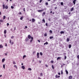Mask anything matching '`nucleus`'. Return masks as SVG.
<instances>
[{"label":"nucleus","mask_w":79,"mask_h":79,"mask_svg":"<svg viewBox=\"0 0 79 79\" xmlns=\"http://www.w3.org/2000/svg\"><path fill=\"white\" fill-rule=\"evenodd\" d=\"M60 76H58V75H56L55 76L56 78H59V77H60Z\"/></svg>","instance_id":"nucleus-1"},{"label":"nucleus","mask_w":79,"mask_h":79,"mask_svg":"<svg viewBox=\"0 0 79 79\" xmlns=\"http://www.w3.org/2000/svg\"><path fill=\"white\" fill-rule=\"evenodd\" d=\"M76 0H74L73 1V3L74 5H76Z\"/></svg>","instance_id":"nucleus-2"},{"label":"nucleus","mask_w":79,"mask_h":79,"mask_svg":"<svg viewBox=\"0 0 79 79\" xmlns=\"http://www.w3.org/2000/svg\"><path fill=\"white\" fill-rule=\"evenodd\" d=\"M31 35H28V39H31Z\"/></svg>","instance_id":"nucleus-3"},{"label":"nucleus","mask_w":79,"mask_h":79,"mask_svg":"<svg viewBox=\"0 0 79 79\" xmlns=\"http://www.w3.org/2000/svg\"><path fill=\"white\" fill-rule=\"evenodd\" d=\"M45 15V12H44L42 14V16H44V15Z\"/></svg>","instance_id":"nucleus-4"},{"label":"nucleus","mask_w":79,"mask_h":79,"mask_svg":"<svg viewBox=\"0 0 79 79\" xmlns=\"http://www.w3.org/2000/svg\"><path fill=\"white\" fill-rule=\"evenodd\" d=\"M32 22H34L35 21V20L34 19H32Z\"/></svg>","instance_id":"nucleus-5"},{"label":"nucleus","mask_w":79,"mask_h":79,"mask_svg":"<svg viewBox=\"0 0 79 79\" xmlns=\"http://www.w3.org/2000/svg\"><path fill=\"white\" fill-rule=\"evenodd\" d=\"M72 78L73 77H72L71 76H70L69 77V79H72Z\"/></svg>","instance_id":"nucleus-6"},{"label":"nucleus","mask_w":79,"mask_h":79,"mask_svg":"<svg viewBox=\"0 0 79 79\" xmlns=\"http://www.w3.org/2000/svg\"><path fill=\"white\" fill-rule=\"evenodd\" d=\"M22 68L23 69H25V67H24V66H22Z\"/></svg>","instance_id":"nucleus-7"},{"label":"nucleus","mask_w":79,"mask_h":79,"mask_svg":"<svg viewBox=\"0 0 79 79\" xmlns=\"http://www.w3.org/2000/svg\"><path fill=\"white\" fill-rule=\"evenodd\" d=\"M69 48H71V45L69 44Z\"/></svg>","instance_id":"nucleus-8"},{"label":"nucleus","mask_w":79,"mask_h":79,"mask_svg":"<svg viewBox=\"0 0 79 79\" xmlns=\"http://www.w3.org/2000/svg\"><path fill=\"white\" fill-rule=\"evenodd\" d=\"M31 42H32V41L33 40V37H31Z\"/></svg>","instance_id":"nucleus-9"},{"label":"nucleus","mask_w":79,"mask_h":79,"mask_svg":"<svg viewBox=\"0 0 79 79\" xmlns=\"http://www.w3.org/2000/svg\"><path fill=\"white\" fill-rule=\"evenodd\" d=\"M2 6L3 7V9H5V4H3Z\"/></svg>","instance_id":"nucleus-10"},{"label":"nucleus","mask_w":79,"mask_h":79,"mask_svg":"<svg viewBox=\"0 0 79 79\" xmlns=\"http://www.w3.org/2000/svg\"><path fill=\"white\" fill-rule=\"evenodd\" d=\"M73 10H74V8H73V7H72L71 8V10H70V11H73Z\"/></svg>","instance_id":"nucleus-11"},{"label":"nucleus","mask_w":79,"mask_h":79,"mask_svg":"<svg viewBox=\"0 0 79 79\" xmlns=\"http://www.w3.org/2000/svg\"><path fill=\"white\" fill-rule=\"evenodd\" d=\"M23 16H22L20 18V20H23Z\"/></svg>","instance_id":"nucleus-12"},{"label":"nucleus","mask_w":79,"mask_h":79,"mask_svg":"<svg viewBox=\"0 0 79 79\" xmlns=\"http://www.w3.org/2000/svg\"><path fill=\"white\" fill-rule=\"evenodd\" d=\"M60 34H64V31H61L60 32Z\"/></svg>","instance_id":"nucleus-13"},{"label":"nucleus","mask_w":79,"mask_h":79,"mask_svg":"<svg viewBox=\"0 0 79 79\" xmlns=\"http://www.w3.org/2000/svg\"><path fill=\"white\" fill-rule=\"evenodd\" d=\"M65 72L66 73V74H68V71L67 70H65Z\"/></svg>","instance_id":"nucleus-14"},{"label":"nucleus","mask_w":79,"mask_h":79,"mask_svg":"<svg viewBox=\"0 0 79 79\" xmlns=\"http://www.w3.org/2000/svg\"><path fill=\"white\" fill-rule=\"evenodd\" d=\"M48 43L47 42H46L45 43H44V45H46H46H47L48 44Z\"/></svg>","instance_id":"nucleus-15"},{"label":"nucleus","mask_w":79,"mask_h":79,"mask_svg":"<svg viewBox=\"0 0 79 79\" xmlns=\"http://www.w3.org/2000/svg\"><path fill=\"white\" fill-rule=\"evenodd\" d=\"M61 58V57H58L57 58V60H60Z\"/></svg>","instance_id":"nucleus-16"},{"label":"nucleus","mask_w":79,"mask_h":79,"mask_svg":"<svg viewBox=\"0 0 79 79\" xmlns=\"http://www.w3.org/2000/svg\"><path fill=\"white\" fill-rule=\"evenodd\" d=\"M6 30H5L4 31V33L6 34Z\"/></svg>","instance_id":"nucleus-17"},{"label":"nucleus","mask_w":79,"mask_h":79,"mask_svg":"<svg viewBox=\"0 0 79 79\" xmlns=\"http://www.w3.org/2000/svg\"><path fill=\"white\" fill-rule=\"evenodd\" d=\"M5 8L6 9H8V7L7 6H6Z\"/></svg>","instance_id":"nucleus-18"},{"label":"nucleus","mask_w":79,"mask_h":79,"mask_svg":"<svg viewBox=\"0 0 79 79\" xmlns=\"http://www.w3.org/2000/svg\"><path fill=\"white\" fill-rule=\"evenodd\" d=\"M5 58L2 59V62H4V61H5Z\"/></svg>","instance_id":"nucleus-19"},{"label":"nucleus","mask_w":79,"mask_h":79,"mask_svg":"<svg viewBox=\"0 0 79 79\" xmlns=\"http://www.w3.org/2000/svg\"><path fill=\"white\" fill-rule=\"evenodd\" d=\"M14 67H15L16 68V69H17V66H16V65H14Z\"/></svg>","instance_id":"nucleus-20"},{"label":"nucleus","mask_w":79,"mask_h":79,"mask_svg":"<svg viewBox=\"0 0 79 79\" xmlns=\"http://www.w3.org/2000/svg\"><path fill=\"white\" fill-rule=\"evenodd\" d=\"M44 11V10H38V12H40L41 11Z\"/></svg>","instance_id":"nucleus-21"},{"label":"nucleus","mask_w":79,"mask_h":79,"mask_svg":"<svg viewBox=\"0 0 79 79\" xmlns=\"http://www.w3.org/2000/svg\"><path fill=\"white\" fill-rule=\"evenodd\" d=\"M26 56L25 55H24L23 57V59H24V58H26Z\"/></svg>","instance_id":"nucleus-22"},{"label":"nucleus","mask_w":79,"mask_h":79,"mask_svg":"<svg viewBox=\"0 0 79 79\" xmlns=\"http://www.w3.org/2000/svg\"><path fill=\"white\" fill-rule=\"evenodd\" d=\"M40 55H41V56H42V55H43V53H42V52H40Z\"/></svg>","instance_id":"nucleus-23"},{"label":"nucleus","mask_w":79,"mask_h":79,"mask_svg":"<svg viewBox=\"0 0 79 79\" xmlns=\"http://www.w3.org/2000/svg\"><path fill=\"white\" fill-rule=\"evenodd\" d=\"M42 21H43V22H44V23H45V19H43Z\"/></svg>","instance_id":"nucleus-24"},{"label":"nucleus","mask_w":79,"mask_h":79,"mask_svg":"<svg viewBox=\"0 0 79 79\" xmlns=\"http://www.w3.org/2000/svg\"><path fill=\"white\" fill-rule=\"evenodd\" d=\"M49 38L50 39H53V37L50 36Z\"/></svg>","instance_id":"nucleus-25"},{"label":"nucleus","mask_w":79,"mask_h":79,"mask_svg":"<svg viewBox=\"0 0 79 79\" xmlns=\"http://www.w3.org/2000/svg\"><path fill=\"white\" fill-rule=\"evenodd\" d=\"M3 68L4 69H5V64L3 65Z\"/></svg>","instance_id":"nucleus-26"},{"label":"nucleus","mask_w":79,"mask_h":79,"mask_svg":"<svg viewBox=\"0 0 79 79\" xmlns=\"http://www.w3.org/2000/svg\"><path fill=\"white\" fill-rule=\"evenodd\" d=\"M28 70H29L30 71H31L32 69L31 68H29L28 69Z\"/></svg>","instance_id":"nucleus-27"},{"label":"nucleus","mask_w":79,"mask_h":79,"mask_svg":"<svg viewBox=\"0 0 79 79\" xmlns=\"http://www.w3.org/2000/svg\"><path fill=\"white\" fill-rule=\"evenodd\" d=\"M60 5H63V2H61L60 3Z\"/></svg>","instance_id":"nucleus-28"},{"label":"nucleus","mask_w":79,"mask_h":79,"mask_svg":"<svg viewBox=\"0 0 79 79\" xmlns=\"http://www.w3.org/2000/svg\"><path fill=\"white\" fill-rule=\"evenodd\" d=\"M5 18H6V16H4L3 18V19H5Z\"/></svg>","instance_id":"nucleus-29"},{"label":"nucleus","mask_w":79,"mask_h":79,"mask_svg":"<svg viewBox=\"0 0 79 79\" xmlns=\"http://www.w3.org/2000/svg\"><path fill=\"white\" fill-rule=\"evenodd\" d=\"M61 74H63V70H61Z\"/></svg>","instance_id":"nucleus-30"},{"label":"nucleus","mask_w":79,"mask_h":79,"mask_svg":"<svg viewBox=\"0 0 79 79\" xmlns=\"http://www.w3.org/2000/svg\"><path fill=\"white\" fill-rule=\"evenodd\" d=\"M13 64H16V62L15 61H13Z\"/></svg>","instance_id":"nucleus-31"},{"label":"nucleus","mask_w":79,"mask_h":79,"mask_svg":"<svg viewBox=\"0 0 79 79\" xmlns=\"http://www.w3.org/2000/svg\"><path fill=\"white\" fill-rule=\"evenodd\" d=\"M37 56H39V52L37 53Z\"/></svg>","instance_id":"nucleus-32"},{"label":"nucleus","mask_w":79,"mask_h":79,"mask_svg":"<svg viewBox=\"0 0 79 79\" xmlns=\"http://www.w3.org/2000/svg\"><path fill=\"white\" fill-rule=\"evenodd\" d=\"M52 67L53 69H54V66H53V65H52Z\"/></svg>","instance_id":"nucleus-33"},{"label":"nucleus","mask_w":79,"mask_h":79,"mask_svg":"<svg viewBox=\"0 0 79 79\" xmlns=\"http://www.w3.org/2000/svg\"><path fill=\"white\" fill-rule=\"evenodd\" d=\"M0 22H1L2 23H3V20H0Z\"/></svg>","instance_id":"nucleus-34"},{"label":"nucleus","mask_w":79,"mask_h":79,"mask_svg":"<svg viewBox=\"0 0 79 79\" xmlns=\"http://www.w3.org/2000/svg\"><path fill=\"white\" fill-rule=\"evenodd\" d=\"M0 48H3V46L2 44L0 45Z\"/></svg>","instance_id":"nucleus-35"},{"label":"nucleus","mask_w":79,"mask_h":79,"mask_svg":"<svg viewBox=\"0 0 79 79\" xmlns=\"http://www.w3.org/2000/svg\"><path fill=\"white\" fill-rule=\"evenodd\" d=\"M67 42H69V38H68L67 39Z\"/></svg>","instance_id":"nucleus-36"},{"label":"nucleus","mask_w":79,"mask_h":79,"mask_svg":"<svg viewBox=\"0 0 79 79\" xmlns=\"http://www.w3.org/2000/svg\"><path fill=\"white\" fill-rule=\"evenodd\" d=\"M41 76H43V74H42V73H40Z\"/></svg>","instance_id":"nucleus-37"},{"label":"nucleus","mask_w":79,"mask_h":79,"mask_svg":"<svg viewBox=\"0 0 79 79\" xmlns=\"http://www.w3.org/2000/svg\"><path fill=\"white\" fill-rule=\"evenodd\" d=\"M10 43L11 44V40H10Z\"/></svg>","instance_id":"nucleus-38"},{"label":"nucleus","mask_w":79,"mask_h":79,"mask_svg":"<svg viewBox=\"0 0 79 79\" xmlns=\"http://www.w3.org/2000/svg\"><path fill=\"white\" fill-rule=\"evenodd\" d=\"M11 8H12V9H13V8H14V7H13V6H11Z\"/></svg>","instance_id":"nucleus-39"},{"label":"nucleus","mask_w":79,"mask_h":79,"mask_svg":"<svg viewBox=\"0 0 79 79\" xmlns=\"http://www.w3.org/2000/svg\"><path fill=\"white\" fill-rule=\"evenodd\" d=\"M49 32L50 33H52V30H50Z\"/></svg>","instance_id":"nucleus-40"},{"label":"nucleus","mask_w":79,"mask_h":79,"mask_svg":"<svg viewBox=\"0 0 79 79\" xmlns=\"http://www.w3.org/2000/svg\"><path fill=\"white\" fill-rule=\"evenodd\" d=\"M29 40V39H28L27 38L25 40L26 41H28V40Z\"/></svg>","instance_id":"nucleus-41"},{"label":"nucleus","mask_w":79,"mask_h":79,"mask_svg":"<svg viewBox=\"0 0 79 79\" xmlns=\"http://www.w3.org/2000/svg\"><path fill=\"white\" fill-rule=\"evenodd\" d=\"M10 25V24L8 23H7V26H9Z\"/></svg>","instance_id":"nucleus-42"},{"label":"nucleus","mask_w":79,"mask_h":79,"mask_svg":"<svg viewBox=\"0 0 79 79\" xmlns=\"http://www.w3.org/2000/svg\"><path fill=\"white\" fill-rule=\"evenodd\" d=\"M13 38H14V36H12L11 37V39H12Z\"/></svg>","instance_id":"nucleus-43"},{"label":"nucleus","mask_w":79,"mask_h":79,"mask_svg":"<svg viewBox=\"0 0 79 79\" xmlns=\"http://www.w3.org/2000/svg\"><path fill=\"white\" fill-rule=\"evenodd\" d=\"M51 63H53V61L52 60L51 61Z\"/></svg>","instance_id":"nucleus-44"},{"label":"nucleus","mask_w":79,"mask_h":79,"mask_svg":"<svg viewBox=\"0 0 79 79\" xmlns=\"http://www.w3.org/2000/svg\"><path fill=\"white\" fill-rule=\"evenodd\" d=\"M77 58L79 59V55H78L77 56Z\"/></svg>","instance_id":"nucleus-45"},{"label":"nucleus","mask_w":79,"mask_h":79,"mask_svg":"<svg viewBox=\"0 0 79 79\" xmlns=\"http://www.w3.org/2000/svg\"><path fill=\"white\" fill-rule=\"evenodd\" d=\"M46 5H48V2H46Z\"/></svg>","instance_id":"nucleus-46"},{"label":"nucleus","mask_w":79,"mask_h":79,"mask_svg":"<svg viewBox=\"0 0 79 79\" xmlns=\"http://www.w3.org/2000/svg\"><path fill=\"white\" fill-rule=\"evenodd\" d=\"M45 25L46 26H48V25L47 24V23H46V25Z\"/></svg>","instance_id":"nucleus-47"},{"label":"nucleus","mask_w":79,"mask_h":79,"mask_svg":"<svg viewBox=\"0 0 79 79\" xmlns=\"http://www.w3.org/2000/svg\"><path fill=\"white\" fill-rule=\"evenodd\" d=\"M14 44V42H13L12 43H11V44L12 45H13V44Z\"/></svg>","instance_id":"nucleus-48"},{"label":"nucleus","mask_w":79,"mask_h":79,"mask_svg":"<svg viewBox=\"0 0 79 79\" xmlns=\"http://www.w3.org/2000/svg\"><path fill=\"white\" fill-rule=\"evenodd\" d=\"M64 59V60H66V56H65Z\"/></svg>","instance_id":"nucleus-49"},{"label":"nucleus","mask_w":79,"mask_h":79,"mask_svg":"<svg viewBox=\"0 0 79 79\" xmlns=\"http://www.w3.org/2000/svg\"><path fill=\"white\" fill-rule=\"evenodd\" d=\"M48 21H51V19H48Z\"/></svg>","instance_id":"nucleus-50"},{"label":"nucleus","mask_w":79,"mask_h":79,"mask_svg":"<svg viewBox=\"0 0 79 79\" xmlns=\"http://www.w3.org/2000/svg\"><path fill=\"white\" fill-rule=\"evenodd\" d=\"M23 10L24 11H26V10H25V8H24Z\"/></svg>","instance_id":"nucleus-51"},{"label":"nucleus","mask_w":79,"mask_h":79,"mask_svg":"<svg viewBox=\"0 0 79 79\" xmlns=\"http://www.w3.org/2000/svg\"><path fill=\"white\" fill-rule=\"evenodd\" d=\"M45 66H46V67H47V68L48 67V65H47V64H46L45 65Z\"/></svg>","instance_id":"nucleus-52"},{"label":"nucleus","mask_w":79,"mask_h":79,"mask_svg":"<svg viewBox=\"0 0 79 79\" xmlns=\"http://www.w3.org/2000/svg\"><path fill=\"white\" fill-rule=\"evenodd\" d=\"M43 0H40V3H41V2H42V1Z\"/></svg>","instance_id":"nucleus-53"},{"label":"nucleus","mask_w":79,"mask_h":79,"mask_svg":"<svg viewBox=\"0 0 79 79\" xmlns=\"http://www.w3.org/2000/svg\"><path fill=\"white\" fill-rule=\"evenodd\" d=\"M47 34L46 33V34H44V36H46H46H47Z\"/></svg>","instance_id":"nucleus-54"},{"label":"nucleus","mask_w":79,"mask_h":79,"mask_svg":"<svg viewBox=\"0 0 79 79\" xmlns=\"http://www.w3.org/2000/svg\"><path fill=\"white\" fill-rule=\"evenodd\" d=\"M37 56V58H39V56Z\"/></svg>","instance_id":"nucleus-55"},{"label":"nucleus","mask_w":79,"mask_h":79,"mask_svg":"<svg viewBox=\"0 0 79 79\" xmlns=\"http://www.w3.org/2000/svg\"><path fill=\"white\" fill-rule=\"evenodd\" d=\"M25 29H27V26H25Z\"/></svg>","instance_id":"nucleus-56"},{"label":"nucleus","mask_w":79,"mask_h":79,"mask_svg":"<svg viewBox=\"0 0 79 79\" xmlns=\"http://www.w3.org/2000/svg\"><path fill=\"white\" fill-rule=\"evenodd\" d=\"M38 41L39 42V43H40V40H38Z\"/></svg>","instance_id":"nucleus-57"},{"label":"nucleus","mask_w":79,"mask_h":79,"mask_svg":"<svg viewBox=\"0 0 79 79\" xmlns=\"http://www.w3.org/2000/svg\"><path fill=\"white\" fill-rule=\"evenodd\" d=\"M5 46L6 47H7V44H6H6Z\"/></svg>","instance_id":"nucleus-58"},{"label":"nucleus","mask_w":79,"mask_h":79,"mask_svg":"<svg viewBox=\"0 0 79 79\" xmlns=\"http://www.w3.org/2000/svg\"><path fill=\"white\" fill-rule=\"evenodd\" d=\"M58 74L59 75H60V73H58Z\"/></svg>","instance_id":"nucleus-59"},{"label":"nucleus","mask_w":79,"mask_h":79,"mask_svg":"<svg viewBox=\"0 0 79 79\" xmlns=\"http://www.w3.org/2000/svg\"><path fill=\"white\" fill-rule=\"evenodd\" d=\"M38 79H41V78L40 77H38Z\"/></svg>","instance_id":"nucleus-60"},{"label":"nucleus","mask_w":79,"mask_h":79,"mask_svg":"<svg viewBox=\"0 0 79 79\" xmlns=\"http://www.w3.org/2000/svg\"><path fill=\"white\" fill-rule=\"evenodd\" d=\"M19 15H21V12H19Z\"/></svg>","instance_id":"nucleus-61"},{"label":"nucleus","mask_w":79,"mask_h":79,"mask_svg":"<svg viewBox=\"0 0 79 79\" xmlns=\"http://www.w3.org/2000/svg\"><path fill=\"white\" fill-rule=\"evenodd\" d=\"M56 8H57V7H55V10H56Z\"/></svg>","instance_id":"nucleus-62"},{"label":"nucleus","mask_w":79,"mask_h":79,"mask_svg":"<svg viewBox=\"0 0 79 79\" xmlns=\"http://www.w3.org/2000/svg\"><path fill=\"white\" fill-rule=\"evenodd\" d=\"M50 13H51V14L52 13V11H51L50 12Z\"/></svg>","instance_id":"nucleus-63"},{"label":"nucleus","mask_w":79,"mask_h":79,"mask_svg":"<svg viewBox=\"0 0 79 79\" xmlns=\"http://www.w3.org/2000/svg\"><path fill=\"white\" fill-rule=\"evenodd\" d=\"M5 55H6H6H7V54L5 53Z\"/></svg>","instance_id":"nucleus-64"}]
</instances>
